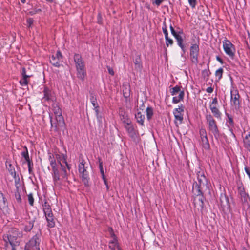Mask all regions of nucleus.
<instances>
[{
    "label": "nucleus",
    "instance_id": "f257e3e1",
    "mask_svg": "<svg viewBox=\"0 0 250 250\" xmlns=\"http://www.w3.org/2000/svg\"><path fill=\"white\" fill-rule=\"evenodd\" d=\"M48 157L52 167V174L54 184L55 185H60L63 181H66L68 179V172L65 166L59 161V164H57L53 154L49 153Z\"/></svg>",
    "mask_w": 250,
    "mask_h": 250
},
{
    "label": "nucleus",
    "instance_id": "c9c22d12",
    "mask_svg": "<svg viewBox=\"0 0 250 250\" xmlns=\"http://www.w3.org/2000/svg\"><path fill=\"white\" fill-rule=\"evenodd\" d=\"M223 73V69L222 68H220L216 71L215 75L216 77H218V81L220 80L222 78Z\"/></svg>",
    "mask_w": 250,
    "mask_h": 250
},
{
    "label": "nucleus",
    "instance_id": "bf43d9fd",
    "mask_svg": "<svg viewBox=\"0 0 250 250\" xmlns=\"http://www.w3.org/2000/svg\"><path fill=\"white\" fill-rule=\"evenodd\" d=\"M163 0H155L154 2L156 5L159 6L161 3L163 2Z\"/></svg>",
    "mask_w": 250,
    "mask_h": 250
},
{
    "label": "nucleus",
    "instance_id": "2eb2a0df",
    "mask_svg": "<svg viewBox=\"0 0 250 250\" xmlns=\"http://www.w3.org/2000/svg\"><path fill=\"white\" fill-rule=\"evenodd\" d=\"M125 128L126 129L128 135L132 139H135L136 137V131L135 130L133 125L130 122L124 125Z\"/></svg>",
    "mask_w": 250,
    "mask_h": 250
},
{
    "label": "nucleus",
    "instance_id": "f03ea898",
    "mask_svg": "<svg viewBox=\"0 0 250 250\" xmlns=\"http://www.w3.org/2000/svg\"><path fill=\"white\" fill-rule=\"evenodd\" d=\"M52 108L56 117V123H52V115L49 114L51 125L52 127H54L55 128L56 131H57L59 127H64L65 126V122L62 115V110L59 105V104L54 103L52 105Z\"/></svg>",
    "mask_w": 250,
    "mask_h": 250
},
{
    "label": "nucleus",
    "instance_id": "4468645a",
    "mask_svg": "<svg viewBox=\"0 0 250 250\" xmlns=\"http://www.w3.org/2000/svg\"><path fill=\"white\" fill-rule=\"evenodd\" d=\"M62 58V55L60 50H58L56 53L53 54L50 59V62L54 66L59 67L61 66L60 60Z\"/></svg>",
    "mask_w": 250,
    "mask_h": 250
},
{
    "label": "nucleus",
    "instance_id": "f8f14e48",
    "mask_svg": "<svg viewBox=\"0 0 250 250\" xmlns=\"http://www.w3.org/2000/svg\"><path fill=\"white\" fill-rule=\"evenodd\" d=\"M231 104L234 106L236 109H239L240 106L241 100L240 96L237 89H233L230 91Z\"/></svg>",
    "mask_w": 250,
    "mask_h": 250
},
{
    "label": "nucleus",
    "instance_id": "a18cd8bd",
    "mask_svg": "<svg viewBox=\"0 0 250 250\" xmlns=\"http://www.w3.org/2000/svg\"><path fill=\"white\" fill-rule=\"evenodd\" d=\"M188 2L192 8L195 7L196 5V0H188Z\"/></svg>",
    "mask_w": 250,
    "mask_h": 250
},
{
    "label": "nucleus",
    "instance_id": "a19ab883",
    "mask_svg": "<svg viewBox=\"0 0 250 250\" xmlns=\"http://www.w3.org/2000/svg\"><path fill=\"white\" fill-rule=\"evenodd\" d=\"M30 76H25V78H23L22 80L20 81V84L22 86L27 85L28 84L27 78Z\"/></svg>",
    "mask_w": 250,
    "mask_h": 250
},
{
    "label": "nucleus",
    "instance_id": "09e8293b",
    "mask_svg": "<svg viewBox=\"0 0 250 250\" xmlns=\"http://www.w3.org/2000/svg\"><path fill=\"white\" fill-rule=\"evenodd\" d=\"M41 9H34L33 10L30 11L29 13L31 15H34V14H35L37 13H39V12H41Z\"/></svg>",
    "mask_w": 250,
    "mask_h": 250
},
{
    "label": "nucleus",
    "instance_id": "ddd939ff",
    "mask_svg": "<svg viewBox=\"0 0 250 250\" xmlns=\"http://www.w3.org/2000/svg\"><path fill=\"white\" fill-rule=\"evenodd\" d=\"M184 106L182 104L178 108H175L173 111V114L175 118V123L177 124V121L179 122V124H181L183 120V115L182 112H184Z\"/></svg>",
    "mask_w": 250,
    "mask_h": 250
},
{
    "label": "nucleus",
    "instance_id": "72a5a7b5",
    "mask_svg": "<svg viewBox=\"0 0 250 250\" xmlns=\"http://www.w3.org/2000/svg\"><path fill=\"white\" fill-rule=\"evenodd\" d=\"M244 143L245 147L250 146V134L247 135L244 139Z\"/></svg>",
    "mask_w": 250,
    "mask_h": 250
},
{
    "label": "nucleus",
    "instance_id": "4d7b16f0",
    "mask_svg": "<svg viewBox=\"0 0 250 250\" xmlns=\"http://www.w3.org/2000/svg\"><path fill=\"white\" fill-rule=\"evenodd\" d=\"M21 75L23 78H25V76H30L29 75H27L26 74V69L24 67L22 68Z\"/></svg>",
    "mask_w": 250,
    "mask_h": 250
},
{
    "label": "nucleus",
    "instance_id": "b1692460",
    "mask_svg": "<svg viewBox=\"0 0 250 250\" xmlns=\"http://www.w3.org/2000/svg\"><path fill=\"white\" fill-rule=\"evenodd\" d=\"M135 118L136 119L137 122L139 124H140L142 126L144 125L145 115L142 114L140 111H138L135 114Z\"/></svg>",
    "mask_w": 250,
    "mask_h": 250
},
{
    "label": "nucleus",
    "instance_id": "473e14b6",
    "mask_svg": "<svg viewBox=\"0 0 250 250\" xmlns=\"http://www.w3.org/2000/svg\"><path fill=\"white\" fill-rule=\"evenodd\" d=\"M15 197L16 199L17 202L18 203H21V195L19 192V189L18 187H16V191L15 192Z\"/></svg>",
    "mask_w": 250,
    "mask_h": 250
},
{
    "label": "nucleus",
    "instance_id": "f3484780",
    "mask_svg": "<svg viewBox=\"0 0 250 250\" xmlns=\"http://www.w3.org/2000/svg\"><path fill=\"white\" fill-rule=\"evenodd\" d=\"M197 197L194 200V204L195 206L199 207L201 209H202L204 206V197L203 193L200 195H196Z\"/></svg>",
    "mask_w": 250,
    "mask_h": 250
},
{
    "label": "nucleus",
    "instance_id": "bb28decb",
    "mask_svg": "<svg viewBox=\"0 0 250 250\" xmlns=\"http://www.w3.org/2000/svg\"><path fill=\"white\" fill-rule=\"evenodd\" d=\"M7 206V200L3 194L0 191V208H4Z\"/></svg>",
    "mask_w": 250,
    "mask_h": 250
},
{
    "label": "nucleus",
    "instance_id": "e433bc0d",
    "mask_svg": "<svg viewBox=\"0 0 250 250\" xmlns=\"http://www.w3.org/2000/svg\"><path fill=\"white\" fill-rule=\"evenodd\" d=\"M42 208L43 211L48 209H51L50 205L48 203L46 200H44L43 201V203H42Z\"/></svg>",
    "mask_w": 250,
    "mask_h": 250
},
{
    "label": "nucleus",
    "instance_id": "0e129e2a",
    "mask_svg": "<svg viewBox=\"0 0 250 250\" xmlns=\"http://www.w3.org/2000/svg\"><path fill=\"white\" fill-rule=\"evenodd\" d=\"M56 159H57V164H59V161L61 163V157L59 155H56Z\"/></svg>",
    "mask_w": 250,
    "mask_h": 250
},
{
    "label": "nucleus",
    "instance_id": "c85d7f7f",
    "mask_svg": "<svg viewBox=\"0 0 250 250\" xmlns=\"http://www.w3.org/2000/svg\"><path fill=\"white\" fill-rule=\"evenodd\" d=\"M34 221H30L25 225L24 230L26 232H29L32 229L34 226Z\"/></svg>",
    "mask_w": 250,
    "mask_h": 250
},
{
    "label": "nucleus",
    "instance_id": "774afa93",
    "mask_svg": "<svg viewBox=\"0 0 250 250\" xmlns=\"http://www.w3.org/2000/svg\"><path fill=\"white\" fill-rule=\"evenodd\" d=\"M103 181H104V184H105V185H107V184H108V183H107V180H106V178H105V177L104 179H103Z\"/></svg>",
    "mask_w": 250,
    "mask_h": 250
},
{
    "label": "nucleus",
    "instance_id": "58836bf2",
    "mask_svg": "<svg viewBox=\"0 0 250 250\" xmlns=\"http://www.w3.org/2000/svg\"><path fill=\"white\" fill-rule=\"evenodd\" d=\"M28 201L29 204L31 206H33L34 205V199L32 193H30L28 195Z\"/></svg>",
    "mask_w": 250,
    "mask_h": 250
},
{
    "label": "nucleus",
    "instance_id": "864d4df0",
    "mask_svg": "<svg viewBox=\"0 0 250 250\" xmlns=\"http://www.w3.org/2000/svg\"><path fill=\"white\" fill-rule=\"evenodd\" d=\"M107 68L108 73L112 76H113L114 75V72L113 69L111 67H110V66H107Z\"/></svg>",
    "mask_w": 250,
    "mask_h": 250
},
{
    "label": "nucleus",
    "instance_id": "8fccbe9b",
    "mask_svg": "<svg viewBox=\"0 0 250 250\" xmlns=\"http://www.w3.org/2000/svg\"><path fill=\"white\" fill-rule=\"evenodd\" d=\"M176 33L177 35H179L180 36H184V37H185V34L182 29L178 28V30L176 31Z\"/></svg>",
    "mask_w": 250,
    "mask_h": 250
},
{
    "label": "nucleus",
    "instance_id": "6e6552de",
    "mask_svg": "<svg viewBox=\"0 0 250 250\" xmlns=\"http://www.w3.org/2000/svg\"><path fill=\"white\" fill-rule=\"evenodd\" d=\"M41 233H37L26 244L25 250H40Z\"/></svg>",
    "mask_w": 250,
    "mask_h": 250
},
{
    "label": "nucleus",
    "instance_id": "aec40b11",
    "mask_svg": "<svg viewBox=\"0 0 250 250\" xmlns=\"http://www.w3.org/2000/svg\"><path fill=\"white\" fill-rule=\"evenodd\" d=\"M134 63L135 64V69L137 71H141L143 68L141 54H138L136 55Z\"/></svg>",
    "mask_w": 250,
    "mask_h": 250
},
{
    "label": "nucleus",
    "instance_id": "cd10ccee",
    "mask_svg": "<svg viewBox=\"0 0 250 250\" xmlns=\"http://www.w3.org/2000/svg\"><path fill=\"white\" fill-rule=\"evenodd\" d=\"M201 142L203 147L207 150L210 148V145L207 136L202 137Z\"/></svg>",
    "mask_w": 250,
    "mask_h": 250
},
{
    "label": "nucleus",
    "instance_id": "a878e982",
    "mask_svg": "<svg viewBox=\"0 0 250 250\" xmlns=\"http://www.w3.org/2000/svg\"><path fill=\"white\" fill-rule=\"evenodd\" d=\"M47 223V227L49 228H53L55 226V217L54 216H50L46 217Z\"/></svg>",
    "mask_w": 250,
    "mask_h": 250
},
{
    "label": "nucleus",
    "instance_id": "0eeeda50",
    "mask_svg": "<svg viewBox=\"0 0 250 250\" xmlns=\"http://www.w3.org/2000/svg\"><path fill=\"white\" fill-rule=\"evenodd\" d=\"M78 167L82 182L85 187H88L90 179L88 169L90 168L88 166H85V162L83 160L79 164Z\"/></svg>",
    "mask_w": 250,
    "mask_h": 250
},
{
    "label": "nucleus",
    "instance_id": "2f4dec72",
    "mask_svg": "<svg viewBox=\"0 0 250 250\" xmlns=\"http://www.w3.org/2000/svg\"><path fill=\"white\" fill-rule=\"evenodd\" d=\"M146 116L148 120H150L153 115V110L151 107H147L146 109Z\"/></svg>",
    "mask_w": 250,
    "mask_h": 250
},
{
    "label": "nucleus",
    "instance_id": "e2e57ef3",
    "mask_svg": "<svg viewBox=\"0 0 250 250\" xmlns=\"http://www.w3.org/2000/svg\"><path fill=\"white\" fill-rule=\"evenodd\" d=\"M218 103L217 98H214L210 104L213 105V104H216Z\"/></svg>",
    "mask_w": 250,
    "mask_h": 250
},
{
    "label": "nucleus",
    "instance_id": "7c9ffc66",
    "mask_svg": "<svg viewBox=\"0 0 250 250\" xmlns=\"http://www.w3.org/2000/svg\"><path fill=\"white\" fill-rule=\"evenodd\" d=\"M24 148L25 150L22 151L21 153V156L25 159L26 162L31 161L29 158L28 149L26 146H24Z\"/></svg>",
    "mask_w": 250,
    "mask_h": 250
},
{
    "label": "nucleus",
    "instance_id": "5701e85b",
    "mask_svg": "<svg viewBox=\"0 0 250 250\" xmlns=\"http://www.w3.org/2000/svg\"><path fill=\"white\" fill-rule=\"evenodd\" d=\"M210 109L215 117L219 119L221 118V113L215 106L210 104Z\"/></svg>",
    "mask_w": 250,
    "mask_h": 250
},
{
    "label": "nucleus",
    "instance_id": "20e7f679",
    "mask_svg": "<svg viewBox=\"0 0 250 250\" xmlns=\"http://www.w3.org/2000/svg\"><path fill=\"white\" fill-rule=\"evenodd\" d=\"M74 60L77 71V77L81 80H83L86 75L84 61L81 55L79 54H75Z\"/></svg>",
    "mask_w": 250,
    "mask_h": 250
},
{
    "label": "nucleus",
    "instance_id": "39448f33",
    "mask_svg": "<svg viewBox=\"0 0 250 250\" xmlns=\"http://www.w3.org/2000/svg\"><path fill=\"white\" fill-rule=\"evenodd\" d=\"M197 175L198 182L193 183V190L196 191V195H200L203 194V188L207 184V179L202 172H198Z\"/></svg>",
    "mask_w": 250,
    "mask_h": 250
},
{
    "label": "nucleus",
    "instance_id": "dca6fc26",
    "mask_svg": "<svg viewBox=\"0 0 250 250\" xmlns=\"http://www.w3.org/2000/svg\"><path fill=\"white\" fill-rule=\"evenodd\" d=\"M118 112L121 121L125 124V125L131 122L128 118L127 114L125 111L124 108L120 107L119 108Z\"/></svg>",
    "mask_w": 250,
    "mask_h": 250
},
{
    "label": "nucleus",
    "instance_id": "ea45409f",
    "mask_svg": "<svg viewBox=\"0 0 250 250\" xmlns=\"http://www.w3.org/2000/svg\"><path fill=\"white\" fill-rule=\"evenodd\" d=\"M162 30L165 35V38L168 37V31L166 22L164 21L163 23Z\"/></svg>",
    "mask_w": 250,
    "mask_h": 250
},
{
    "label": "nucleus",
    "instance_id": "f704fd0d",
    "mask_svg": "<svg viewBox=\"0 0 250 250\" xmlns=\"http://www.w3.org/2000/svg\"><path fill=\"white\" fill-rule=\"evenodd\" d=\"M8 170L9 172H10V174L14 176H16V171L15 170V168L12 165V164H10L8 165V166L7 167Z\"/></svg>",
    "mask_w": 250,
    "mask_h": 250
},
{
    "label": "nucleus",
    "instance_id": "338daca9",
    "mask_svg": "<svg viewBox=\"0 0 250 250\" xmlns=\"http://www.w3.org/2000/svg\"><path fill=\"white\" fill-rule=\"evenodd\" d=\"M100 173L102 175V179H104L105 177V176L104 174V170H100Z\"/></svg>",
    "mask_w": 250,
    "mask_h": 250
},
{
    "label": "nucleus",
    "instance_id": "9d476101",
    "mask_svg": "<svg viewBox=\"0 0 250 250\" xmlns=\"http://www.w3.org/2000/svg\"><path fill=\"white\" fill-rule=\"evenodd\" d=\"M181 86L176 85L170 89V93L173 96L179 93L178 97L175 96L173 97L172 103L174 104H177L180 101H182L184 99L185 95L184 91V90H181Z\"/></svg>",
    "mask_w": 250,
    "mask_h": 250
},
{
    "label": "nucleus",
    "instance_id": "1a4fd4ad",
    "mask_svg": "<svg viewBox=\"0 0 250 250\" xmlns=\"http://www.w3.org/2000/svg\"><path fill=\"white\" fill-rule=\"evenodd\" d=\"M199 55V43L191 44L190 47V59L192 63L197 65L198 62V56Z\"/></svg>",
    "mask_w": 250,
    "mask_h": 250
},
{
    "label": "nucleus",
    "instance_id": "7ed1b4c3",
    "mask_svg": "<svg viewBox=\"0 0 250 250\" xmlns=\"http://www.w3.org/2000/svg\"><path fill=\"white\" fill-rule=\"evenodd\" d=\"M22 232L16 228H12L8 233L4 235V240L9 243L11 247H17L20 244V239L22 237Z\"/></svg>",
    "mask_w": 250,
    "mask_h": 250
},
{
    "label": "nucleus",
    "instance_id": "37998d69",
    "mask_svg": "<svg viewBox=\"0 0 250 250\" xmlns=\"http://www.w3.org/2000/svg\"><path fill=\"white\" fill-rule=\"evenodd\" d=\"M43 213L45 216V217H48L50 216H54L52 211V209H48L45 211H44Z\"/></svg>",
    "mask_w": 250,
    "mask_h": 250
},
{
    "label": "nucleus",
    "instance_id": "c756f323",
    "mask_svg": "<svg viewBox=\"0 0 250 250\" xmlns=\"http://www.w3.org/2000/svg\"><path fill=\"white\" fill-rule=\"evenodd\" d=\"M90 100L93 106H95L98 105L96 96L93 92L90 93Z\"/></svg>",
    "mask_w": 250,
    "mask_h": 250
},
{
    "label": "nucleus",
    "instance_id": "3c124183",
    "mask_svg": "<svg viewBox=\"0 0 250 250\" xmlns=\"http://www.w3.org/2000/svg\"><path fill=\"white\" fill-rule=\"evenodd\" d=\"M62 158L64 160V163H65V165L64 166H65V167L68 169V170L69 171L70 169V166L68 164L67 162L66 161V159L65 158V157L64 155H62Z\"/></svg>",
    "mask_w": 250,
    "mask_h": 250
},
{
    "label": "nucleus",
    "instance_id": "412c9836",
    "mask_svg": "<svg viewBox=\"0 0 250 250\" xmlns=\"http://www.w3.org/2000/svg\"><path fill=\"white\" fill-rule=\"evenodd\" d=\"M226 115L228 117V120L227 122L229 124V125H228L229 130L230 132L231 135L235 137V134H234L233 131V127H234V122L233 120V118L230 115L227 113H226Z\"/></svg>",
    "mask_w": 250,
    "mask_h": 250
},
{
    "label": "nucleus",
    "instance_id": "5fc2aeb1",
    "mask_svg": "<svg viewBox=\"0 0 250 250\" xmlns=\"http://www.w3.org/2000/svg\"><path fill=\"white\" fill-rule=\"evenodd\" d=\"M27 22L28 24V27H30L33 23V20L32 18H28L27 20Z\"/></svg>",
    "mask_w": 250,
    "mask_h": 250
},
{
    "label": "nucleus",
    "instance_id": "6ab92c4d",
    "mask_svg": "<svg viewBox=\"0 0 250 250\" xmlns=\"http://www.w3.org/2000/svg\"><path fill=\"white\" fill-rule=\"evenodd\" d=\"M238 192L240 195L242 202L243 203L248 202V199L249 196L248 193L245 192V188L243 187H238Z\"/></svg>",
    "mask_w": 250,
    "mask_h": 250
},
{
    "label": "nucleus",
    "instance_id": "603ef678",
    "mask_svg": "<svg viewBox=\"0 0 250 250\" xmlns=\"http://www.w3.org/2000/svg\"><path fill=\"white\" fill-rule=\"evenodd\" d=\"M94 107V109L96 112V116L97 117V118H98L99 117V106L98 105H97V106H93Z\"/></svg>",
    "mask_w": 250,
    "mask_h": 250
},
{
    "label": "nucleus",
    "instance_id": "79ce46f5",
    "mask_svg": "<svg viewBox=\"0 0 250 250\" xmlns=\"http://www.w3.org/2000/svg\"><path fill=\"white\" fill-rule=\"evenodd\" d=\"M166 40V45L167 47L169 45H172L173 44V41L168 37L165 38Z\"/></svg>",
    "mask_w": 250,
    "mask_h": 250
},
{
    "label": "nucleus",
    "instance_id": "6e6d98bb",
    "mask_svg": "<svg viewBox=\"0 0 250 250\" xmlns=\"http://www.w3.org/2000/svg\"><path fill=\"white\" fill-rule=\"evenodd\" d=\"M98 161L99 163V168L100 170H104L103 167V162L101 161V159L100 158H98Z\"/></svg>",
    "mask_w": 250,
    "mask_h": 250
},
{
    "label": "nucleus",
    "instance_id": "680f3d73",
    "mask_svg": "<svg viewBox=\"0 0 250 250\" xmlns=\"http://www.w3.org/2000/svg\"><path fill=\"white\" fill-rule=\"evenodd\" d=\"M213 88H212L211 87H208L207 88V89H206V91L208 92V93H211L213 92Z\"/></svg>",
    "mask_w": 250,
    "mask_h": 250
},
{
    "label": "nucleus",
    "instance_id": "a211bd4d",
    "mask_svg": "<svg viewBox=\"0 0 250 250\" xmlns=\"http://www.w3.org/2000/svg\"><path fill=\"white\" fill-rule=\"evenodd\" d=\"M183 36H180L179 35H177V34L174 36L177 41V44L181 48L182 51L183 52V53H185L186 50V47L183 43Z\"/></svg>",
    "mask_w": 250,
    "mask_h": 250
},
{
    "label": "nucleus",
    "instance_id": "4be33fe9",
    "mask_svg": "<svg viewBox=\"0 0 250 250\" xmlns=\"http://www.w3.org/2000/svg\"><path fill=\"white\" fill-rule=\"evenodd\" d=\"M43 99L46 101H53V98L51 91L47 87H44L43 90Z\"/></svg>",
    "mask_w": 250,
    "mask_h": 250
},
{
    "label": "nucleus",
    "instance_id": "9b49d317",
    "mask_svg": "<svg viewBox=\"0 0 250 250\" xmlns=\"http://www.w3.org/2000/svg\"><path fill=\"white\" fill-rule=\"evenodd\" d=\"M223 47L225 53L231 59H233L235 51L234 45L229 40H225L223 42Z\"/></svg>",
    "mask_w": 250,
    "mask_h": 250
},
{
    "label": "nucleus",
    "instance_id": "4c0bfd02",
    "mask_svg": "<svg viewBox=\"0 0 250 250\" xmlns=\"http://www.w3.org/2000/svg\"><path fill=\"white\" fill-rule=\"evenodd\" d=\"M208 70L205 69L202 71V76L204 79L208 80L210 73L208 72Z\"/></svg>",
    "mask_w": 250,
    "mask_h": 250
},
{
    "label": "nucleus",
    "instance_id": "393cba45",
    "mask_svg": "<svg viewBox=\"0 0 250 250\" xmlns=\"http://www.w3.org/2000/svg\"><path fill=\"white\" fill-rule=\"evenodd\" d=\"M220 202L221 206L224 207L229 208V198L226 196H221L220 198Z\"/></svg>",
    "mask_w": 250,
    "mask_h": 250
},
{
    "label": "nucleus",
    "instance_id": "69168bd1",
    "mask_svg": "<svg viewBox=\"0 0 250 250\" xmlns=\"http://www.w3.org/2000/svg\"><path fill=\"white\" fill-rule=\"evenodd\" d=\"M216 59L218 61H219L221 64L224 63L223 60L220 58L219 56H217Z\"/></svg>",
    "mask_w": 250,
    "mask_h": 250
},
{
    "label": "nucleus",
    "instance_id": "49530a36",
    "mask_svg": "<svg viewBox=\"0 0 250 250\" xmlns=\"http://www.w3.org/2000/svg\"><path fill=\"white\" fill-rule=\"evenodd\" d=\"M200 134L201 136V138L202 137L207 136V132L205 129H201L200 130Z\"/></svg>",
    "mask_w": 250,
    "mask_h": 250
},
{
    "label": "nucleus",
    "instance_id": "423d86ee",
    "mask_svg": "<svg viewBox=\"0 0 250 250\" xmlns=\"http://www.w3.org/2000/svg\"><path fill=\"white\" fill-rule=\"evenodd\" d=\"M206 119L208 125V130L213 134L216 140H218L220 133L215 120L211 114H207Z\"/></svg>",
    "mask_w": 250,
    "mask_h": 250
},
{
    "label": "nucleus",
    "instance_id": "de8ad7c7",
    "mask_svg": "<svg viewBox=\"0 0 250 250\" xmlns=\"http://www.w3.org/2000/svg\"><path fill=\"white\" fill-rule=\"evenodd\" d=\"M109 231L110 232L111 237L113 238H114V240L117 241V237L113 232V230L112 228H109Z\"/></svg>",
    "mask_w": 250,
    "mask_h": 250
},
{
    "label": "nucleus",
    "instance_id": "c03bdc74",
    "mask_svg": "<svg viewBox=\"0 0 250 250\" xmlns=\"http://www.w3.org/2000/svg\"><path fill=\"white\" fill-rule=\"evenodd\" d=\"M27 162V164H28V171H29V173L30 174L31 173V172L32 171V166H33V163L32 162V161H29L28 162Z\"/></svg>",
    "mask_w": 250,
    "mask_h": 250
},
{
    "label": "nucleus",
    "instance_id": "13d9d810",
    "mask_svg": "<svg viewBox=\"0 0 250 250\" xmlns=\"http://www.w3.org/2000/svg\"><path fill=\"white\" fill-rule=\"evenodd\" d=\"M170 29L172 35L174 36L175 34H176V31L172 27L171 25H170Z\"/></svg>",
    "mask_w": 250,
    "mask_h": 250
},
{
    "label": "nucleus",
    "instance_id": "052dcab7",
    "mask_svg": "<svg viewBox=\"0 0 250 250\" xmlns=\"http://www.w3.org/2000/svg\"><path fill=\"white\" fill-rule=\"evenodd\" d=\"M245 171L248 175L249 177L250 178V170L247 167H245Z\"/></svg>",
    "mask_w": 250,
    "mask_h": 250
}]
</instances>
